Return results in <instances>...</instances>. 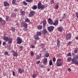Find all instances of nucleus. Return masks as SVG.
<instances>
[{
  "instance_id": "f257e3e1",
  "label": "nucleus",
  "mask_w": 78,
  "mask_h": 78,
  "mask_svg": "<svg viewBox=\"0 0 78 78\" xmlns=\"http://www.w3.org/2000/svg\"><path fill=\"white\" fill-rule=\"evenodd\" d=\"M38 8L39 9H41V10H43L44 8H45V6L44 5H41V2H39L37 4Z\"/></svg>"
},
{
  "instance_id": "f03ea898",
  "label": "nucleus",
  "mask_w": 78,
  "mask_h": 78,
  "mask_svg": "<svg viewBox=\"0 0 78 78\" xmlns=\"http://www.w3.org/2000/svg\"><path fill=\"white\" fill-rule=\"evenodd\" d=\"M57 66L58 67H60L62 65V63L61 62V59L58 58L56 62Z\"/></svg>"
},
{
  "instance_id": "7ed1b4c3",
  "label": "nucleus",
  "mask_w": 78,
  "mask_h": 78,
  "mask_svg": "<svg viewBox=\"0 0 78 78\" xmlns=\"http://www.w3.org/2000/svg\"><path fill=\"white\" fill-rule=\"evenodd\" d=\"M21 27L24 28H28V24L25 22H23L21 24Z\"/></svg>"
},
{
  "instance_id": "20e7f679",
  "label": "nucleus",
  "mask_w": 78,
  "mask_h": 78,
  "mask_svg": "<svg viewBox=\"0 0 78 78\" xmlns=\"http://www.w3.org/2000/svg\"><path fill=\"white\" fill-rule=\"evenodd\" d=\"M22 42V39L20 37H18L17 38V43L18 44H20Z\"/></svg>"
},
{
  "instance_id": "39448f33",
  "label": "nucleus",
  "mask_w": 78,
  "mask_h": 78,
  "mask_svg": "<svg viewBox=\"0 0 78 78\" xmlns=\"http://www.w3.org/2000/svg\"><path fill=\"white\" fill-rule=\"evenodd\" d=\"M54 28H55V27L52 26H50L48 28V30L49 32H51V31L53 30Z\"/></svg>"
},
{
  "instance_id": "423d86ee",
  "label": "nucleus",
  "mask_w": 78,
  "mask_h": 78,
  "mask_svg": "<svg viewBox=\"0 0 78 78\" xmlns=\"http://www.w3.org/2000/svg\"><path fill=\"white\" fill-rule=\"evenodd\" d=\"M66 40H69L71 38V34H68L66 35Z\"/></svg>"
},
{
  "instance_id": "0eeeda50",
  "label": "nucleus",
  "mask_w": 78,
  "mask_h": 78,
  "mask_svg": "<svg viewBox=\"0 0 78 78\" xmlns=\"http://www.w3.org/2000/svg\"><path fill=\"white\" fill-rule=\"evenodd\" d=\"M72 62L73 64H75L77 65L78 64V61L74 58L72 59Z\"/></svg>"
},
{
  "instance_id": "6e6552de",
  "label": "nucleus",
  "mask_w": 78,
  "mask_h": 78,
  "mask_svg": "<svg viewBox=\"0 0 78 78\" xmlns=\"http://www.w3.org/2000/svg\"><path fill=\"white\" fill-rule=\"evenodd\" d=\"M34 15V11H31L30 12V14L28 16L30 17L33 16Z\"/></svg>"
},
{
  "instance_id": "1a4fd4ad",
  "label": "nucleus",
  "mask_w": 78,
  "mask_h": 78,
  "mask_svg": "<svg viewBox=\"0 0 78 78\" xmlns=\"http://www.w3.org/2000/svg\"><path fill=\"white\" fill-rule=\"evenodd\" d=\"M57 30L60 32H62L63 30V27H58L57 28Z\"/></svg>"
},
{
  "instance_id": "9d476101",
  "label": "nucleus",
  "mask_w": 78,
  "mask_h": 78,
  "mask_svg": "<svg viewBox=\"0 0 78 78\" xmlns=\"http://www.w3.org/2000/svg\"><path fill=\"white\" fill-rule=\"evenodd\" d=\"M48 23L50 25H52L53 23V20H51V18H49L48 19Z\"/></svg>"
},
{
  "instance_id": "9b49d317",
  "label": "nucleus",
  "mask_w": 78,
  "mask_h": 78,
  "mask_svg": "<svg viewBox=\"0 0 78 78\" xmlns=\"http://www.w3.org/2000/svg\"><path fill=\"white\" fill-rule=\"evenodd\" d=\"M48 34V33L47 32V29H44L43 31V34H44V35H45L46 34Z\"/></svg>"
},
{
  "instance_id": "f8f14e48",
  "label": "nucleus",
  "mask_w": 78,
  "mask_h": 78,
  "mask_svg": "<svg viewBox=\"0 0 78 78\" xmlns=\"http://www.w3.org/2000/svg\"><path fill=\"white\" fill-rule=\"evenodd\" d=\"M9 5V4L7 2H4V6H8Z\"/></svg>"
},
{
  "instance_id": "ddd939ff",
  "label": "nucleus",
  "mask_w": 78,
  "mask_h": 78,
  "mask_svg": "<svg viewBox=\"0 0 78 78\" xmlns=\"http://www.w3.org/2000/svg\"><path fill=\"white\" fill-rule=\"evenodd\" d=\"M58 20H56L55 23H53V25H58Z\"/></svg>"
},
{
  "instance_id": "4468645a",
  "label": "nucleus",
  "mask_w": 78,
  "mask_h": 78,
  "mask_svg": "<svg viewBox=\"0 0 78 78\" xmlns=\"http://www.w3.org/2000/svg\"><path fill=\"white\" fill-rule=\"evenodd\" d=\"M61 42H60V41L59 40H57V47H59V46H60V44Z\"/></svg>"
},
{
  "instance_id": "2eb2a0df",
  "label": "nucleus",
  "mask_w": 78,
  "mask_h": 78,
  "mask_svg": "<svg viewBox=\"0 0 78 78\" xmlns=\"http://www.w3.org/2000/svg\"><path fill=\"white\" fill-rule=\"evenodd\" d=\"M18 71L20 73H23V69H22L21 68L19 69Z\"/></svg>"
},
{
  "instance_id": "dca6fc26",
  "label": "nucleus",
  "mask_w": 78,
  "mask_h": 78,
  "mask_svg": "<svg viewBox=\"0 0 78 78\" xmlns=\"http://www.w3.org/2000/svg\"><path fill=\"white\" fill-rule=\"evenodd\" d=\"M34 39L35 40H38V39H39V37L38 35H35L34 36Z\"/></svg>"
},
{
  "instance_id": "f3484780",
  "label": "nucleus",
  "mask_w": 78,
  "mask_h": 78,
  "mask_svg": "<svg viewBox=\"0 0 78 78\" xmlns=\"http://www.w3.org/2000/svg\"><path fill=\"white\" fill-rule=\"evenodd\" d=\"M37 28L39 30H41L42 28V26L40 25H38L37 26Z\"/></svg>"
},
{
  "instance_id": "a211bd4d",
  "label": "nucleus",
  "mask_w": 78,
  "mask_h": 78,
  "mask_svg": "<svg viewBox=\"0 0 78 78\" xmlns=\"http://www.w3.org/2000/svg\"><path fill=\"white\" fill-rule=\"evenodd\" d=\"M4 40L5 41H6V42H8L9 40V38H8V37H4Z\"/></svg>"
},
{
  "instance_id": "6ab92c4d",
  "label": "nucleus",
  "mask_w": 78,
  "mask_h": 78,
  "mask_svg": "<svg viewBox=\"0 0 78 78\" xmlns=\"http://www.w3.org/2000/svg\"><path fill=\"white\" fill-rule=\"evenodd\" d=\"M8 41H9V44H11V43H12V38H9Z\"/></svg>"
},
{
  "instance_id": "aec40b11",
  "label": "nucleus",
  "mask_w": 78,
  "mask_h": 78,
  "mask_svg": "<svg viewBox=\"0 0 78 78\" xmlns=\"http://www.w3.org/2000/svg\"><path fill=\"white\" fill-rule=\"evenodd\" d=\"M47 58H44V64H46V63H47Z\"/></svg>"
},
{
  "instance_id": "412c9836",
  "label": "nucleus",
  "mask_w": 78,
  "mask_h": 78,
  "mask_svg": "<svg viewBox=\"0 0 78 78\" xmlns=\"http://www.w3.org/2000/svg\"><path fill=\"white\" fill-rule=\"evenodd\" d=\"M13 55L14 56L17 57L18 56V54L17 52H15L13 53Z\"/></svg>"
},
{
  "instance_id": "4be33fe9",
  "label": "nucleus",
  "mask_w": 78,
  "mask_h": 78,
  "mask_svg": "<svg viewBox=\"0 0 78 78\" xmlns=\"http://www.w3.org/2000/svg\"><path fill=\"white\" fill-rule=\"evenodd\" d=\"M1 22V24L2 25H5V21L3 20H2Z\"/></svg>"
},
{
  "instance_id": "5701e85b",
  "label": "nucleus",
  "mask_w": 78,
  "mask_h": 78,
  "mask_svg": "<svg viewBox=\"0 0 78 78\" xmlns=\"http://www.w3.org/2000/svg\"><path fill=\"white\" fill-rule=\"evenodd\" d=\"M16 16V14L14 13H13L11 15V17H15Z\"/></svg>"
},
{
  "instance_id": "b1692460",
  "label": "nucleus",
  "mask_w": 78,
  "mask_h": 78,
  "mask_svg": "<svg viewBox=\"0 0 78 78\" xmlns=\"http://www.w3.org/2000/svg\"><path fill=\"white\" fill-rule=\"evenodd\" d=\"M37 8V5H34L32 9H36Z\"/></svg>"
},
{
  "instance_id": "393cba45",
  "label": "nucleus",
  "mask_w": 78,
  "mask_h": 78,
  "mask_svg": "<svg viewBox=\"0 0 78 78\" xmlns=\"http://www.w3.org/2000/svg\"><path fill=\"white\" fill-rule=\"evenodd\" d=\"M45 56L46 58H48L49 56V54L48 53H46L45 54Z\"/></svg>"
},
{
  "instance_id": "a878e982",
  "label": "nucleus",
  "mask_w": 78,
  "mask_h": 78,
  "mask_svg": "<svg viewBox=\"0 0 78 78\" xmlns=\"http://www.w3.org/2000/svg\"><path fill=\"white\" fill-rule=\"evenodd\" d=\"M49 65L50 66H52V65H53V62H52L51 60L49 61Z\"/></svg>"
},
{
  "instance_id": "bb28decb",
  "label": "nucleus",
  "mask_w": 78,
  "mask_h": 78,
  "mask_svg": "<svg viewBox=\"0 0 78 78\" xmlns=\"http://www.w3.org/2000/svg\"><path fill=\"white\" fill-rule=\"evenodd\" d=\"M37 35L38 36L41 35V32H37Z\"/></svg>"
},
{
  "instance_id": "cd10ccee",
  "label": "nucleus",
  "mask_w": 78,
  "mask_h": 78,
  "mask_svg": "<svg viewBox=\"0 0 78 78\" xmlns=\"http://www.w3.org/2000/svg\"><path fill=\"white\" fill-rule=\"evenodd\" d=\"M43 25H46L47 24V22H46V20H44L43 22Z\"/></svg>"
},
{
  "instance_id": "c85d7f7f",
  "label": "nucleus",
  "mask_w": 78,
  "mask_h": 78,
  "mask_svg": "<svg viewBox=\"0 0 78 78\" xmlns=\"http://www.w3.org/2000/svg\"><path fill=\"white\" fill-rule=\"evenodd\" d=\"M41 54H40L39 56H37V59H39L41 58Z\"/></svg>"
},
{
  "instance_id": "c756f323",
  "label": "nucleus",
  "mask_w": 78,
  "mask_h": 78,
  "mask_svg": "<svg viewBox=\"0 0 78 78\" xmlns=\"http://www.w3.org/2000/svg\"><path fill=\"white\" fill-rule=\"evenodd\" d=\"M73 56H74V58L75 59H78V55L75 56V54H74Z\"/></svg>"
},
{
  "instance_id": "7c9ffc66",
  "label": "nucleus",
  "mask_w": 78,
  "mask_h": 78,
  "mask_svg": "<svg viewBox=\"0 0 78 78\" xmlns=\"http://www.w3.org/2000/svg\"><path fill=\"white\" fill-rule=\"evenodd\" d=\"M25 21L26 22H30V20L28 18H26L25 19Z\"/></svg>"
},
{
  "instance_id": "2f4dec72",
  "label": "nucleus",
  "mask_w": 78,
  "mask_h": 78,
  "mask_svg": "<svg viewBox=\"0 0 78 78\" xmlns=\"http://www.w3.org/2000/svg\"><path fill=\"white\" fill-rule=\"evenodd\" d=\"M74 52L75 53H76L78 52V49L75 48L74 49Z\"/></svg>"
},
{
  "instance_id": "473e14b6",
  "label": "nucleus",
  "mask_w": 78,
  "mask_h": 78,
  "mask_svg": "<svg viewBox=\"0 0 78 78\" xmlns=\"http://www.w3.org/2000/svg\"><path fill=\"white\" fill-rule=\"evenodd\" d=\"M26 2H28V3H30V2H33V0H26Z\"/></svg>"
},
{
  "instance_id": "72a5a7b5",
  "label": "nucleus",
  "mask_w": 78,
  "mask_h": 78,
  "mask_svg": "<svg viewBox=\"0 0 78 78\" xmlns=\"http://www.w3.org/2000/svg\"><path fill=\"white\" fill-rule=\"evenodd\" d=\"M23 4H24V5H25L26 6L28 5V3H27L26 2H25V1H23Z\"/></svg>"
},
{
  "instance_id": "f704fd0d",
  "label": "nucleus",
  "mask_w": 78,
  "mask_h": 78,
  "mask_svg": "<svg viewBox=\"0 0 78 78\" xmlns=\"http://www.w3.org/2000/svg\"><path fill=\"white\" fill-rule=\"evenodd\" d=\"M55 9H58V8H59V5H57L55 6Z\"/></svg>"
},
{
  "instance_id": "c9c22d12",
  "label": "nucleus",
  "mask_w": 78,
  "mask_h": 78,
  "mask_svg": "<svg viewBox=\"0 0 78 78\" xmlns=\"http://www.w3.org/2000/svg\"><path fill=\"white\" fill-rule=\"evenodd\" d=\"M9 16H6V18H5V20L6 21H8L9 20Z\"/></svg>"
},
{
  "instance_id": "e433bc0d",
  "label": "nucleus",
  "mask_w": 78,
  "mask_h": 78,
  "mask_svg": "<svg viewBox=\"0 0 78 78\" xmlns=\"http://www.w3.org/2000/svg\"><path fill=\"white\" fill-rule=\"evenodd\" d=\"M30 55L31 56H34V53L33 52L31 51V52L30 53Z\"/></svg>"
},
{
  "instance_id": "4c0bfd02",
  "label": "nucleus",
  "mask_w": 78,
  "mask_h": 78,
  "mask_svg": "<svg viewBox=\"0 0 78 78\" xmlns=\"http://www.w3.org/2000/svg\"><path fill=\"white\" fill-rule=\"evenodd\" d=\"M21 13L22 15H24L25 13V12L24 11H21Z\"/></svg>"
},
{
  "instance_id": "58836bf2",
  "label": "nucleus",
  "mask_w": 78,
  "mask_h": 78,
  "mask_svg": "<svg viewBox=\"0 0 78 78\" xmlns=\"http://www.w3.org/2000/svg\"><path fill=\"white\" fill-rule=\"evenodd\" d=\"M32 77L33 78H35L36 77V75L35 74H34L32 76Z\"/></svg>"
},
{
  "instance_id": "ea45409f",
  "label": "nucleus",
  "mask_w": 78,
  "mask_h": 78,
  "mask_svg": "<svg viewBox=\"0 0 78 78\" xmlns=\"http://www.w3.org/2000/svg\"><path fill=\"white\" fill-rule=\"evenodd\" d=\"M71 60V58H69L67 59L68 62H70Z\"/></svg>"
},
{
  "instance_id": "a19ab883",
  "label": "nucleus",
  "mask_w": 78,
  "mask_h": 78,
  "mask_svg": "<svg viewBox=\"0 0 78 78\" xmlns=\"http://www.w3.org/2000/svg\"><path fill=\"white\" fill-rule=\"evenodd\" d=\"M11 30H12V31L14 32L15 31V27H12Z\"/></svg>"
},
{
  "instance_id": "79ce46f5",
  "label": "nucleus",
  "mask_w": 78,
  "mask_h": 78,
  "mask_svg": "<svg viewBox=\"0 0 78 78\" xmlns=\"http://www.w3.org/2000/svg\"><path fill=\"white\" fill-rule=\"evenodd\" d=\"M41 46L42 48H43L44 47V46H45V45H44V44H41Z\"/></svg>"
},
{
  "instance_id": "37998d69",
  "label": "nucleus",
  "mask_w": 78,
  "mask_h": 78,
  "mask_svg": "<svg viewBox=\"0 0 78 78\" xmlns=\"http://www.w3.org/2000/svg\"><path fill=\"white\" fill-rule=\"evenodd\" d=\"M12 3L13 4H16V0H13L12 1Z\"/></svg>"
},
{
  "instance_id": "c03bdc74",
  "label": "nucleus",
  "mask_w": 78,
  "mask_h": 78,
  "mask_svg": "<svg viewBox=\"0 0 78 78\" xmlns=\"http://www.w3.org/2000/svg\"><path fill=\"white\" fill-rule=\"evenodd\" d=\"M52 61L53 62H55V61H56V58H53Z\"/></svg>"
},
{
  "instance_id": "a18cd8bd",
  "label": "nucleus",
  "mask_w": 78,
  "mask_h": 78,
  "mask_svg": "<svg viewBox=\"0 0 78 78\" xmlns=\"http://www.w3.org/2000/svg\"><path fill=\"white\" fill-rule=\"evenodd\" d=\"M51 4H54V1L53 0H51Z\"/></svg>"
},
{
  "instance_id": "49530a36",
  "label": "nucleus",
  "mask_w": 78,
  "mask_h": 78,
  "mask_svg": "<svg viewBox=\"0 0 78 78\" xmlns=\"http://www.w3.org/2000/svg\"><path fill=\"white\" fill-rule=\"evenodd\" d=\"M19 48H20V49H21V50H22V49L23 48V46H19Z\"/></svg>"
},
{
  "instance_id": "de8ad7c7",
  "label": "nucleus",
  "mask_w": 78,
  "mask_h": 78,
  "mask_svg": "<svg viewBox=\"0 0 78 78\" xmlns=\"http://www.w3.org/2000/svg\"><path fill=\"white\" fill-rule=\"evenodd\" d=\"M68 70L69 72H71L72 69H70V68H69L68 69Z\"/></svg>"
},
{
  "instance_id": "09e8293b",
  "label": "nucleus",
  "mask_w": 78,
  "mask_h": 78,
  "mask_svg": "<svg viewBox=\"0 0 78 78\" xmlns=\"http://www.w3.org/2000/svg\"><path fill=\"white\" fill-rule=\"evenodd\" d=\"M45 51H46V48H44L43 49L42 51H43V52H45Z\"/></svg>"
},
{
  "instance_id": "8fccbe9b",
  "label": "nucleus",
  "mask_w": 78,
  "mask_h": 78,
  "mask_svg": "<svg viewBox=\"0 0 78 78\" xmlns=\"http://www.w3.org/2000/svg\"><path fill=\"white\" fill-rule=\"evenodd\" d=\"M68 56H71V53L70 52H69L68 54Z\"/></svg>"
},
{
  "instance_id": "3c124183",
  "label": "nucleus",
  "mask_w": 78,
  "mask_h": 78,
  "mask_svg": "<svg viewBox=\"0 0 78 78\" xmlns=\"http://www.w3.org/2000/svg\"><path fill=\"white\" fill-rule=\"evenodd\" d=\"M27 27H24L23 29L24 31H27Z\"/></svg>"
},
{
  "instance_id": "603ef678",
  "label": "nucleus",
  "mask_w": 78,
  "mask_h": 78,
  "mask_svg": "<svg viewBox=\"0 0 78 78\" xmlns=\"http://www.w3.org/2000/svg\"><path fill=\"white\" fill-rule=\"evenodd\" d=\"M5 55H8V52H5Z\"/></svg>"
},
{
  "instance_id": "864d4df0",
  "label": "nucleus",
  "mask_w": 78,
  "mask_h": 78,
  "mask_svg": "<svg viewBox=\"0 0 78 78\" xmlns=\"http://www.w3.org/2000/svg\"><path fill=\"white\" fill-rule=\"evenodd\" d=\"M34 48V46L33 45H31L30 47V48Z\"/></svg>"
},
{
  "instance_id": "5fc2aeb1",
  "label": "nucleus",
  "mask_w": 78,
  "mask_h": 78,
  "mask_svg": "<svg viewBox=\"0 0 78 78\" xmlns=\"http://www.w3.org/2000/svg\"><path fill=\"white\" fill-rule=\"evenodd\" d=\"M66 16H63L62 17V19H63V20H64V19H65V18H66Z\"/></svg>"
},
{
  "instance_id": "6e6d98bb",
  "label": "nucleus",
  "mask_w": 78,
  "mask_h": 78,
  "mask_svg": "<svg viewBox=\"0 0 78 78\" xmlns=\"http://www.w3.org/2000/svg\"><path fill=\"white\" fill-rule=\"evenodd\" d=\"M12 74L13 76H16V75H15V72H14V71H13Z\"/></svg>"
},
{
  "instance_id": "4d7b16f0",
  "label": "nucleus",
  "mask_w": 78,
  "mask_h": 78,
  "mask_svg": "<svg viewBox=\"0 0 78 78\" xmlns=\"http://www.w3.org/2000/svg\"><path fill=\"white\" fill-rule=\"evenodd\" d=\"M76 17L77 18V19H78V13L77 12V13H76Z\"/></svg>"
},
{
  "instance_id": "13d9d810",
  "label": "nucleus",
  "mask_w": 78,
  "mask_h": 78,
  "mask_svg": "<svg viewBox=\"0 0 78 78\" xmlns=\"http://www.w3.org/2000/svg\"><path fill=\"white\" fill-rule=\"evenodd\" d=\"M39 63H40V61H37V62H36V64H39Z\"/></svg>"
},
{
  "instance_id": "bf43d9fd",
  "label": "nucleus",
  "mask_w": 78,
  "mask_h": 78,
  "mask_svg": "<svg viewBox=\"0 0 78 78\" xmlns=\"http://www.w3.org/2000/svg\"><path fill=\"white\" fill-rule=\"evenodd\" d=\"M60 54H59L57 55V56L58 58H59V57H60Z\"/></svg>"
},
{
  "instance_id": "052dcab7",
  "label": "nucleus",
  "mask_w": 78,
  "mask_h": 78,
  "mask_svg": "<svg viewBox=\"0 0 78 78\" xmlns=\"http://www.w3.org/2000/svg\"><path fill=\"white\" fill-rule=\"evenodd\" d=\"M45 28V25L43 24V29Z\"/></svg>"
},
{
  "instance_id": "680f3d73",
  "label": "nucleus",
  "mask_w": 78,
  "mask_h": 78,
  "mask_svg": "<svg viewBox=\"0 0 78 78\" xmlns=\"http://www.w3.org/2000/svg\"><path fill=\"white\" fill-rule=\"evenodd\" d=\"M8 48L9 50H11V47H10V46H8Z\"/></svg>"
},
{
  "instance_id": "e2e57ef3",
  "label": "nucleus",
  "mask_w": 78,
  "mask_h": 78,
  "mask_svg": "<svg viewBox=\"0 0 78 78\" xmlns=\"http://www.w3.org/2000/svg\"><path fill=\"white\" fill-rule=\"evenodd\" d=\"M5 44H6V43L5 42H4L3 43V45H5Z\"/></svg>"
},
{
  "instance_id": "0e129e2a",
  "label": "nucleus",
  "mask_w": 78,
  "mask_h": 78,
  "mask_svg": "<svg viewBox=\"0 0 78 78\" xmlns=\"http://www.w3.org/2000/svg\"><path fill=\"white\" fill-rule=\"evenodd\" d=\"M17 11V9H15L14 10V12H16V11Z\"/></svg>"
},
{
  "instance_id": "69168bd1",
  "label": "nucleus",
  "mask_w": 78,
  "mask_h": 78,
  "mask_svg": "<svg viewBox=\"0 0 78 78\" xmlns=\"http://www.w3.org/2000/svg\"><path fill=\"white\" fill-rule=\"evenodd\" d=\"M16 25H17V26H19V23H17L16 24Z\"/></svg>"
},
{
  "instance_id": "338daca9",
  "label": "nucleus",
  "mask_w": 78,
  "mask_h": 78,
  "mask_svg": "<svg viewBox=\"0 0 78 78\" xmlns=\"http://www.w3.org/2000/svg\"><path fill=\"white\" fill-rule=\"evenodd\" d=\"M71 44V42H69V43H68L67 44L69 45V44Z\"/></svg>"
},
{
  "instance_id": "774afa93",
  "label": "nucleus",
  "mask_w": 78,
  "mask_h": 78,
  "mask_svg": "<svg viewBox=\"0 0 78 78\" xmlns=\"http://www.w3.org/2000/svg\"><path fill=\"white\" fill-rule=\"evenodd\" d=\"M2 20V18L1 17H0V22Z\"/></svg>"
}]
</instances>
